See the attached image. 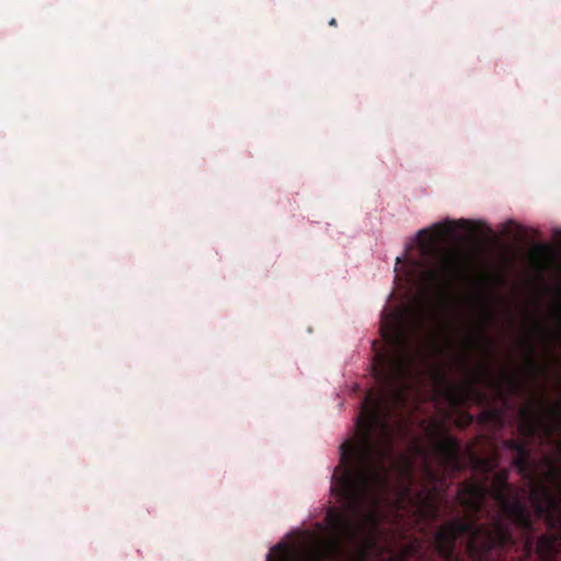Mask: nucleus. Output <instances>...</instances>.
I'll return each mask as SVG.
<instances>
[{"label": "nucleus", "instance_id": "obj_1", "mask_svg": "<svg viewBox=\"0 0 561 561\" xmlns=\"http://www.w3.org/2000/svg\"><path fill=\"white\" fill-rule=\"evenodd\" d=\"M426 328L425 316L416 310L385 312L380 332L389 350L376 352L373 375L378 383L365 396L356 417V442L340 447L331 491L343 511L329 510L327 522L334 534L333 551L342 542L357 541L366 528L378 524V508L391 489V472L410 476L412 460L394 450L397 436L408 432L405 411L419 382L416 368L423 356L417 345Z\"/></svg>", "mask_w": 561, "mask_h": 561}, {"label": "nucleus", "instance_id": "obj_2", "mask_svg": "<svg viewBox=\"0 0 561 561\" xmlns=\"http://www.w3.org/2000/svg\"><path fill=\"white\" fill-rule=\"evenodd\" d=\"M456 229L471 231L472 222L467 219L445 220L434 225L433 232L419 230L415 237L417 256L397 257L394 270L398 272V265H401L405 282L426 293L449 289L462 271V262L457 253L439 248L436 239L450 238Z\"/></svg>", "mask_w": 561, "mask_h": 561}, {"label": "nucleus", "instance_id": "obj_3", "mask_svg": "<svg viewBox=\"0 0 561 561\" xmlns=\"http://www.w3.org/2000/svg\"><path fill=\"white\" fill-rule=\"evenodd\" d=\"M489 376V370L481 367L474 378L466 383H454L449 381L443 373H436L435 379L442 387L448 403L456 408L467 404L471 396H474L478 402L484 400V394L480 390L476 389V383H478L482 378Z\"/></svg>", "mask_w": 561, "mask_h": 561}, {"label": "nucleus", "instance_id": "obj_4", "mask_svg": "<svg viewBox=\"0 0 561 561\" xmlns=\"http://www.w3.org/2000/svg\"><path fill=\"white\" fill-rule=\"evenodd\" d=\"M431 439L433 451L442 469L449 472L460 471L462 469L460 443L440 427L433 430Z\"/></svg>", "mask_w": 561, "mask_h": 561}, {"label": "nucleus", "instance_id": "obj_5", "mask_svg": "<svg viewBox=\"0 0 561 561\" xmlns=\"http://www.w3.org/2000/svg\"><path fill=\"white\" fill-rule=\"evenodd\" d=\"M522 424L519 430L526 438H533L538 427H543L548 435L552 432L550 420H561V403H553L549 407L545 414L535 410H523Z\"/></svg>", "mask_w": 561, "mask_h": 561}, {"label": "nucleus", "instance_id": "obj_6", "mask_svg": "<svg viewBox=\"0 0 561 561\" xmlns=\"http://www.w3.org/2000/svg\"><path fill=\"white\" fill-rule=\"evenodd\" d=\"M417 513L422 518L436 520L439 516L444 494L434 485L431 490L417 495Z\"/></svg>", "mask_w": 561, "mask_h": 561}, {"label": "nucleus", "instance_id": "obj_7", "mask_svg": "<svg viewBox=\"0 0 561 561\" xmlns=\"http://www.w3.org/2000/svg\"><path fill=\"white\" fill-rule=\"evenodd\" d=\"M506 447L514 453L513 466L516 468L518 473L524 478L533 482V468L530 463V450L525 442L516 439H508L505 443Z\"/></svg>", "mask_w": 561, "mask_h": 561}, {"label": "nucleus", "instance_id": "obj_8", "mask_svg": "<svg viewBox=\"0 0 561 561\" xmlns=\"http://www.w3.org/2000/svg\"><path fill=\"white\" fill-rule=\"evenodd\" d=\"M481 416L484 422H493L500 425L503 422V412L497 409H488L482 412Z\"/></svg>", "mask_w": 561, "mask_h": 561}, {"label": "nucleus", "instance_id": "obj_9", "mask_svg": "<svg viewBox=\"0 0 561 561\" xmlns=\"http://www.w3.org/2000/svg\"><path fill=\"white\" fill-rule=\"evenodd\" d=\"M535 252L538 255L550 256L552 255V248L548 243H538L535 245Z\"/></svg>", "mask_w": 561, "mask_h": 561}, {"label": "nucleus", "instance_id": "obj_10", "mask_svg": "<svg viewBox=\"0 0 561 561\" xmlns=\"http://www.w3.org/2000/svg\"><path fill=\"white\" fill-rule=\"evenodd\" d=\"M425 473L433 481L436 480V473L433 471L428 463L425 465Z\"/></svg>", "mask_w": 561, "mask_h": 561}, {"label": "nucleus", "instance_id": "obj_11", "mask_svg": "<svg viewBox=\"0 0 561 561\" xmlns=\"http://www.w3.org/2000/svg\"><path fill=\"white\" fill-rule=\"evenodd\" d=\"M526 345H527V348H528L530 360H531L533 364H535L534 358H533L534 353H535L534 345L529 341L526 342Z\"/></svg>", "mask_w": 561, "mask_h": 561}, {"label": "nucleus", "instance_id": "obj_12", "mask_svg": "<svg viewBox=\"0 0 561 561\" xmlns=\"http://www.w3.org/2000/svg\"><path fill=\"white\" fill-rule=\"evenodd\" d=\"M508 382L513 388H516V381L513 377H508Z\"/></svg>", "mask_w": 561, "mask_h": 561}, {"label": "nucleus", "instance_id": "obj_13", "mask_svg": "<svg viewBox=\"0 0 561 561\" xmlns=\"http://www.w3.org/2000/svg\"><path fill=\"white\" fill-rule=\"evenodd\" d=\"M553 234H554V237H556V238L561 239V230H560V229L554 230V233H553Z\"/></svg>", "mask_w": 561, "mask_h": 561}, {"label": "nucleus", "instance_id": "obj_14", "mask_svg": "<svg viewBox=\"0 0 561 561\" xmlns=\"http://www.w3.org/2000/svg\"><path fill=\"white\" fill-rule=\"evenodd\" d=\"M329 24L331 26H335L336 25V20L335 19H331V21L329 22Z\"/></svg>", "mask_w": 561, "mask_h": 561}, {"label": "nucleus", "instance_id": "obj_15", "mask_svg": "<svg viewBox=\"0 0 561 561\" xmlns=\"http://www.w3.org/2000/svg\"><path fill=\"white\" fill-rule=\"evenodd\" d=\"M549 474H550V477H554L558 474V471L556 469H553Z\"/></svg>", "mask_w": 561, "mask_h": 561}, {"label": "nucleus", "instance_id": "obj_16", "mask_svg": "<svg viewBox=\"0 0 561 561\" xmlns=\"http://www.w3.org/2000/svg\"><path fill=\"white\" fill-rule=\"evenodd\" d=\"M538 331L542 332V325L540 323L537 324Z\"/></svg>", "mask_w": 561, "mask_h": 561}, {"label": "nucleus", "instance_id": "obj_17", "mask_svg": "<svg viewBox=\"0 0 561 561\" xmlns=\"http://www.w3.org/2000/svg\"><path fill=\"white\" fill-rule=\"evenodd\" d=\"M558 313L561 316V305L557 308Z\"/></svg>", "mask_w": 561, "mask_h": 561}]
</instances>
